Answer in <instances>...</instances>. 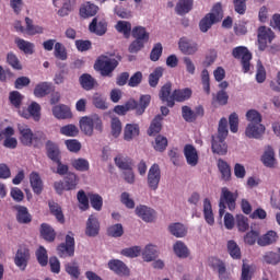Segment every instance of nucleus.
I'll return each mask as SVG.
<instances>
[{
	"instance_id": "obj_26",
	"label": "nucleus",
	"mask_w": 280,
	"mask_h": 280,
	"mask_svg": "<svg viewBox=\"0 0 280 280\" xmlns=\"http://www.w3.org/2000/svg\"><path fill=\"white\" fill-rule=\"evenodd\" d=\"M203 215L207 224H210V226H213V224H215L213 208H211V201L208 198L203 200Z\"/></svg>"
},
{
	"instance_id": "obj_9",
	"label": "nucleus",
	"mask_w": 280,
	"mask_h": 280,
	"mask_svg": "<svg viewBox=\"0 0 280 280\" xmlns=\"http://www.w3.org/2000/svg\"><path fill=\"white\" fill-rule=\"evenodd\" d=\"M147 183L149 188L153 191H156L159 189V183H161V167H159V164H153L150 167L148 172Z\"/></svg>"
},
{
	"instance_id": "obj_43",
	"label": "nucleus",
	"mask_w": 280,
	"mask_h": 280,
	"mask_svg": "<svg viewBox=\"0 0 280 280\" xmlns=\"http://www.w3.org/2000/svg\"><path fill=\"white\" fill-rule=\"evenodd\" d=\"M213 268L218 271L219 279L229 280V272H226V265L222 260L214 259Z\"/></svg>"
},
{
	"instance_id": "obj_52",
	"label": "nucleus",
	"mask_w": 280,
	"mask_h": 280,
	"mask_svg": "<svg viewBox=\"0 0 280 280\" xmlns=\"http://www.w3.org/2000/svg\"><path fill=\"white\" fill-rule=\"evenodd\" d=\"M66 191H71L78 187V175L74 173H68L65 178Z\"/></svg>"
},
{
	"instance_id": "obj_34",
	"label": "nucleus",
	"mask_w": 280,
	"mask_h": 280,
	"mask_svg": "<svg viewBox=\"0 0 280 280\" xmlns=\"http://www.w3.org/2000/svg\"><path fill=\"white\" fill-rule=\"evenodd\" d=\"M49 93H51V83L49 82H42L34 89L35 97H45V95H49Z\"/></svg>"
},
{
	"instance_id": "obj_15",
	"label": "nucleus",
	"mask_w": 280,
	"mask_h": 280,
	"mask_svg": "<svg viewBox=\"0 0 280 280\" xmlns=\"http://www.w3.org/2000/svg\"><path fill=\"white\" fill-rule=\"evenodd\" d=\"M226 138H218L215 136H212V152L213 154H219V156H224L226 152H229V147L226 145V142H224Z\"/></svg>"
},
{
	"instance_id": "obj_40",
	"label": "nucleus",
	"mask_w": 280,
	"mask_h": 280,
	"mask_svg": "<svg viewBox=\"0 0 280 280\" xmlns=\"http://www.w3.org/2000/svg\"><path fill=\"white\" fill-rule=\"evenodd\" d=\"M48 207H49L50 213H52V215H55L58 222H61L62 224L65 222V214H62V208H60V205H58L55 201H49Z\"/></svg>"
},
{
	"instance_id": "obj_50",
	"label": "nucleus",
	"mask_w": 280,
	"mask_h": 280,
	"mask_svg": "<svg viewBox=\"0 0 280 280\" xmlns=\"http://www.w3.org/2000/svg\"><path fill=\"white\" fill-rule=\"evenodd\" d=\"M229 120L226 118H221L219 121V127H218V135L214 136L220 139H226L229 137Z\"/></svg>"
},
{
	"instance_id": "obj_56",
	"label": "nucleus",
	"mask_w": 280,
	"mask_h": 280,
	"mask_svg": "<svg viewBox=\"0 0 280 280\" xmlns=\"http://www.w3.org/2000/svg\"><path fill=\"white\" fill-rule=\"evenodd\" d=\"M60 132L65 137H78L80 130L78 129V127L75 125H66L60 128Z\"/></svg>"
},
{
	"instance_id": "obj_19",
	"label": "nucleus",
	"mask_w": 280,
	"mask_h": 280,
	"mask_svg": "<svg viewBox=\"0 0 280 280\" xmlns=\"http://www.w3.org/2000/svg\"><path fill=\"white\" fill-rule=\"evenodd\" d=\"M27 261H30V250L27 248H20L15 255V266L21 268V270H25L27 267Z\"/></svg>"
},
{
	"instance_id": "obj_58",
	"label": "nucleus",
	"mask_w": 280,
	"mask_h": 280,
	"mask_svg": "<svg viewBox=\"0 0 280 280\" xmlns=\"http://www.w3.org/2000/svg\"><path fill=\"white\" fill-rule=\"evenodd\" d=\"M66 272H68L72 279H80V266H78V262L67 264Z\"/></svg>"
},
{
	"instance_id": "obj_18",
	"label": "nucleus",
	"mask_w": 280,
	"mask_h": 280,
	"mask_svg": "<svg viewBox=\"0 0 280 280\" xmlns=\"http://www.w3.org/2000/svg\"><path fill=\"white\" fill-rule=\"evenodd\" d=\"M184 155L188 165L191 167H196L198 165V151L191 144H186L184 147Z\"/></svg>"
},
{
	"instance_id": "obj_38",
	"label": "nucleus",
	"mask_w": 280,
	"mask_h": 280,
	"mask_svg": "<svg viewBox=\"0 0 280 280\" xmlns=\"http://www.w3.org/2000/svg\"><path fill=\"white\" fill-rule=\"evenodd\" d=\"M168 231L174 237H185L187 235V228L182 223L171 224Z\"/></svg>"
},
{
	"instance_id": "obj_54",
	"label": "nucleus",
	"mask_w": 280,
	"mask_h": 280,
	"mask_svg": "<svg viewBox=\"0 0 280 280\" xmlns=\"http://www.w3.org/2000/svg\"><path fill=\"white\" fill-rule=\"evenodd\" d=\"M208 15L211 16L214 23L220 22L221 19H224V13L222 12V4L217 3Z\"/></svg>"
},
{
	"instance_id": "obj_36",
	"label": "nucleus",
	"mask_w": 280,
	"mask_h": 280,
	"mask_svg": "<svg viewBox=\"0 0 280 280\" xmlns=\"http://www.w3.org/2000/svg\"><path fill=\"white\" fill-rule=\"evenodd\" d=\"M115 163L119 167V170H124L125 172H127L128 170H132L133 167L132 160L124 155H117L115 158Z\"/></svg>"
},
{
	"instance_id": "obj_57",
	"label": "nucleus",
	"mask_w": 280,
	"mask_h": 280,
	"mask_svg": "<svg viewBox=\"0 0 280 280\" xmlns=\"http://www.w3.org/2000/svg\"><path fill=\"white\" fill-rule=\"evenodd\" d=\"M107 234L109 237H121V235H124V225H121V223L110 225L107 229Z\"/></svg>"
},
{
	"instance_id": "obj_42",
	"label": "nucleus",
	"mask_w": 280,
	"mask_h": 280,
	"mask_svg": "<svg viewBox=\"0 0 280 280\" xmlns=\"http://www.w3.org/2000/svg\"><path fill=\"white\" fill-rule=\"evenodd\" d=\"M262 259L265 264H270L271 266H277V264H280V249L278 252H267Z\"/></svg>"
},
{
	"instance_id": "obj_51",
	"label": "nucleus",
	"mask_w": 280,
	"mask_h": 280,
	"mask_svg": "<svg viewBox=\"0 0 280 280\" xmlns=\"http://www.w3.org/2000/svg\"><path fill=\"white\" fill-rule=\"evenodd\" d=\"M54 56L55 58H57V60H67L68 55H67V48L65 47V45H62V43L57 42L55 44V50H54Z\"/></svg>"
},
{
	"instance_id": "obj_44",
	"label": "nucleus",
	"mask_w": 280,
	"mask_h": 280,
	"mask_svg": "<svg viewBox=\"0 0 280 280\" xmlns=\"http://www.w3.org/2000/svg\"><path fill=\"white\" fill-rule=\"evenodd\" d=\"M218 168L221 172L222 180H231V166L224 160L218 161Z\"/></svg>"
},
{
	"instance_id": "obj_46",
	"label": "nucleus",
	"mask_w": 280,
	"mask_h": 280,
	"mask_svg": "<svg viewBox=\"0 0 280 280\" xmlns=\"http://www.w3.org/2000/svg\"><path fill=\"white\" fill-rule=\"evenodd\" d=\"M137 106V101H129L125 105H117L114 108V112L117 115H126L128 110H135V107Z\"/></svg>"
},
{
	"instance_id": "obj_53",
	"label": "nucleus",
	"mask_w": 280,
	"mask_h": 280,
	"mask_svg": "<svg viewBox=\"0 0 280 280\" xmlns=\"http://www.w3.org/2000/svg\"><path fill=\"white\" fill-rule=\"evenodd\" d=\"M7 62L10 65V67H12V69H15L16 71H21V69H23L21 60H19V57H16V55L13 52H9L7 55Z\"/></svg>"
},
{
	"instance_id": "obj_1",
	"label": "nucleus",
	"mask_w": 280,
	"mask_h": 280,
	"mask_svg": "<svg viewBox=\"0 0 280 280\" xmlns=\"http://www.w3.org/2000/svg\"><path fill=\"white\" fill-rule=\"evenodd\" d=\"M81 132L86 137H93L96 132H102L104 130V125L102 124V118L97 114H92L90 116H83L80 121Z\"/></svg>"
},
{
	"instance_id": "obj_29",
	"label": "nucleus",
	"mask_w": 280,
	"mask_h": 280,
	"mask_svg": "<svg viewBox=\"0 0 280 280\" xmlns=\"http://www.w3.org/2000/svg\"><path fill=\"white\" fill-rule=\"evenodd\" d=\"M194 8V0H179L175 7V12L183 16L188 14Z\"/></svg>"
},
{
	"instance_id": "obj_48",
	"label": "nucleus",
	"mask_w": 280,
	"mask_h": 280,
	"mask_svg": "<svg viewBox=\"0 0 280 280\" xmlns=\"http://www.w3.org/2000/svg\"><path fill=\"white\" fill-rule=\"evenodd\" d=\"M15 43H16L19 49H21V51H24V54H28V55L34 54V44L33 43L27 42L25 39H21V38H16Z\"/></svg>"
},
{
	"instance_id": "obj_24",
	"label": "nucleus",
	"mask_w": 280,
	"mask_h": 280,
	"mask_svg": "<svg viewBox=\"0 0 280 280\" xmlns=\"http://www.w3.org/2000/svg\"><path fill=\"white\" fill-rule=\"evenodd\" d=\"M46 150L47 156L48 159H50V161H54L55 163H60V148H58V144L51 141H47Z\"/></svg>"
},
{
	"instance_id": "obj_64",
	"label": "nucleus",
	"mask_w": 280,
	"mask_h": 280,
	"mask_svg": "<svg viewBox=\"0 0 280 280\" xmlns=\"http://www.w3.org/2000/svg\"><path fill=\"white\" fill-rule=\"evenodd\" d=\"M89 198L93 209H95L96 211H102V205H104V200L102 199V196L90 194Z\"/></svg>"
},
{
	"instance_id": "obj_12",
	"label": "nucleus",
	"mask_w": 280,
	"mask_h": 280,
	"mask_svg": "<svg viewBox=\"0 0 280 280\" xmlns=\"http://www.w3.org/2000/svg\"><path fill=\"white\" fill-rule=\"evenodd\" d=\"M85 235L88 237H97L100 235V220L95 215H90L86 221Z\"/></svg>"
},
{
	"instance_id": "obj_35",
	"label": "nucleus",
	"mask_w": 280,
	"mask_h": 280,
	"mask_svg": "<svg viewBox=\"0 0 280 280\" xmlns=\"http://www.w3.org/2000/svg\"><path fill=\"white\" fill-rule=\"evenodd\" d=\"M40 235L46 242H54V240H56V231H54V228L47 223L40 225Z\"/></svg>"
},
{
	"instance_id": "obj_5",
	"label": "nucleus",
	"mask_w": 280,
	"mask_h": 280,
	"mask_svg": "<svg viewBox=\"0 0 280 280\" xmlns=\"http://www.w3.org/2000/svg\"><path fill=\"white\" fill-rule=\"evenodd\" d=\"M232 56L236 60H241L244 73L250 71V60H253V55L246 46H237L232 49Z\"/></svg>"
},
{
	"instance_id": "obj_63",
	"label": "nucleus",
	"mask_w": 280,
	"mask_h": 280,
	"mask_svg": "<svg viewBox=\"0 0 280 280\" xmlns=\"http://www.w3.org/2000/svg\"><path fill=\"white\" fill-rule=\"evenodd\" d=\"M214 23L211 15L207 14L199 23L200 31L203 33L209 32Z\"/></svg>"
},
{
	"instance_id": "obj_31",
	"label": "nucleus",
	"mask_w": 280,
	"mask_h": 280,
	"mask_svg": "<svg viewBox=\"0 0 280 280\" xmlns=\"http://www.w3.org/2000/svg\"><path fill=\"white\" fill-rule=\"evenodd\" d=\"M275 242H277V232L275 231H269L257 240L258 246H270Z\"/></svg>"
},
{
	"instance_id": "obj_14",
	"label": "nucleus",
	"mask_w": 280,
	"mask_h": 280,
	"mask_svg": "<svg viewBox=\"0 0 280 280\" xmlns=\"http://www.w3.org/2000/svg\"><path fill=\"white\" fill-rule=\"evenodd\" d=\"M108 268L113 270L116 275H119L120 277H129L130 276V269L124 261L119 259H114L108 262Z\"/></svg>"
},
{
	"instance_id": "obj_37",
	"label": "nucleus",
	"mask_w": 280,
	"mask_h": 280,
	"mask_svg": "<svg viewBox=\"0 0 280 280\" xmlns=\"http://www.w3.org/2000/svg\"><path fill=\"white\" fill-rule=\"evenodd\" d=\"M226 248L232 259H242V249L235 241H228Z\"/></svg>"
},
{
	"instance_id": "obj_6",
	"label": "nucleus",
	"mask_w": 280,
	"mask_h": 280,
	"mask_svg": "<svg viewBox=\"0 0 280 280\" xmlns=\"http://www.w3.org/2000/svg\"><path fill=\"white\" fill-rule=\"evenodd\" d=\"M18 130L20 132V141L23 145H32L34 141H38L40 133L32 132V129L25 124H19Z\"/></svg>"
},
{
	"instance_id": "obj_7",
	"label": "nucleus",
	"mask_w": 280,
	"mask_h": 280,
	"mask_svg": "<svg viewBox=\"0 0 280 280\" xmlns=\"http://www.w3.org/2000/svg\"><path fill=\"white\" fill-rule=\"evenodd\" d=\"M59 257H73L75 253V238L71 235L66 236V243H61L58 247Z\"/></svg>"
},
{
	"instance_id": "obj_61",
	"label": "nucleus",
	"mask_w": 280,
	"mask_h": 280,
	"mask_svg": "<svg viewBox=\"0 0 280 280\" xmlns=\"http://www.w3.org/2000/svg\"><path fill=\"white\" fill-rule=\"evenodd\" d=\"M236 226L238 231L242 233H245V231H248V218H246L244 214H237L236 215Z\"/></svg>"
},
{
	"instance_id": "obj_47",
	"label": "nucleus",
	"mask_w": 280,
	"mask_h": 280,
	"mask_svg": "<svg viewBox=\"0 0 280 280\" xmlns=\"http://www.w3.org/2000/svg\"><path fill=\"white\" fill-rule=\"evenodd\" d=\"M191 97V91L189 89L175 90L173 92V102H185Z\"/></svg>"
},
{
	"instance_id": "obj_23",
	"label": "nucleus",
	"mask_w": 280,
	"mask_h": 280,
	"mask_svg": "<svg viewBox=\"0 0 280 280\" xmlns=\"http://www.w3.org/2000/svg\"><path fill=\"white\" fill-rule=\"evenodd\" d=\"M52 115L57 119H71V108L67 105H57L52 107Z\"/></svg>"
},
{
	"instance_id": "obj_20",
	"label": "nucleus",
	"mask_w": 280,
	"mask_h": 280,
	"mask_svg": "<svg viewBox=\"0 0 280 280\" xmlns=\"http://www.w3.org/2000/svg\"><path fill=\"white\" fill-rule=\"evenodd\" d=\"M98 10L100 7L94 3L85 2L80 8V16H82V19H91V16H95V14H97Z\"/></svg>"
},
{
	"instance_id": "obj_10",
	"label": "nucleus",
	"mask_w": 280,
	"mask_h": 280,
	"mask_svg": "<svg viewBox=\"0 0 280 280\" xmlns=\"http://www.w3.org/2000/svg\"><path fill=\"white\" fill-rule=\"evenodd\" d=\"M266 132V127L261 122L248 124L245 129V135L248 139H261Z\"/></svg>"
},
{
	"instance_id": "obj_41",
	"label": "nucleus",
	"mask_w": 280,
	"mask_h": 280,
	"mask_svg": "<svg viewBox=\"0 0 280 280\" xmlns=\"http://www.w3.org/2000/svg\"><path fill=\"white\" fill-rule=\"evenodd\" d=\"M159 257V252L154 245H148L142 252L143 261H154Z\"/></svg>"
},
{
	"instance_id": "obj_45",
	"label": "nucleus",
	"mask_w": 280,
	"mask_h": 280,
	"mask_svg": "<svg viewBox=\"0 0 280 280\" xmlns=\"http://www.w3.org/2000/svg\"><path fill=\"white\" fill-rule=\"evenodd\" d=\"M161 78H163V68L158 67L149 75V85L152 86V89H155V86H158L159 80H161Z\"/></svg>"
},
{
	"instance_id": "obj_22",
	"label": "nucleus",
	"mask_w": 280,
	"mask_h": 280,
	"mask_svg": "<svg viewBox=\"0 0 280 280\" xmlns=\"http://www.w3.org/2000/svg\"><path fill=\"white\" fill-rule=\"evenodd\" d=\"M16 213V220L20 222V224H30L32 222V214H30V211L24 206H15L14 207Z\"/></svg>"
},
{
	"instance_id": "obj_17",
	"label": "nucleus",
	"mask_w": 280,
	"mask_h": 280,
	"mask_svg": "<svg viewBox=\"0 0 280 280\" xmlns=\"http://www.w3.org/2000/svg\"><path fill=\"white\" fill-rule=\"evenodd\" d=\"M108 24L106 21H97V18H94L90 23L89 30L92 34H96V36H104L106 34Z\"/></svg>"
},
{
	"instance_id": "obj_32",
	"label": "nucleus",
	"mask_w": 280,
	"mask_h": 280,
	"mask_svg": "<svg viewBox=\"0 0 280 280\" xmlns=\"http://www.w3.org/2000/svg\"><path fill=\"white\" fill-rule=\"evenodd\" d=\"M161 121H163V116L156 115L149 127V130H148L149 137H154V135H159V132H161L163 128V125L161 124Z\"/></svg>"
},
{
	"instance_id": "obj_55",
	"label": "nucleus",
	"mask_w": 280,
	"mask_h": 280,
	"mask_svg": "<svg viewBox=\"0 0 280 280\" xmlns=\"http://www.w3.org/2000/svg\"><path fill=\"white\" fill-rule=\"evenodd\" d=\"M92 101L95 108H100L101 110H106V108H108V105L106 104V98H104V96L100 93H95Z\"/></svg>"
},
{
	"instance_id": "obj_11",
	"label": "nucleus",
	"mask_w": 280,
	"mask_h": 280,
	"mask_svg": "<svg viewBox=\"0 0 280 280\" xmlns=\"http://www.w3.org/2000/svg\"><path fill=\"white\" fill-rule=\"evenodd\" d=\"M179 50L185 56H194L198 51V44L196 42L189 40L186 37H182L178 43Z\"/></svg>"
},
{
	"instance_id": "obj_8",
	"label": "nucleus",
	"mask_w": 280,
	"mask_h": 280,
	"mask_svg": "<svg viewBox=\"0 0 280 280\" xmlns=\"http://www.w3.org/2000/svg\"><path fill=\"white\" fill-rule=\"evenodd\" d=\"M257 36H258L259 49L261 51L266 49L268 43H272V40H275V33L268 26H260L258 28Z\"/></svg>"
},
{
	"instance_id": "obj_21",
	"label": "nucleus",
	"mask_w": 280,
	"mask_h": 280,
	"mask_svg": "<svg viewBox=\"0 0 280 280\" xmlns=\"http://www.w3.org/2000/svg\"><path fill=\"white\" fill-rule=\"evenodd\" d=\"M171 93H172V84L171 83L164 84L160 91V100H162V102H166L167 106L172 108V106H174V94L171 95Z\"/></svg>"
},
{
	"instance_id": "obj_3",
	"label": "nucleus",
	"mask_w": 280,
	"mask_h": 280,
	"mask_svg": "<svg viewBox=\"0 0 280 280\" xmlns=\"http://www.w3.org/2000/svg\"><path fill=\"white\" fill-rule=\"evenodd\" d=\"M119 61H117V59L110 58L108 56H101L95 63V69L101 72V75L110 78L115 69H117Z\"/></svg>"
},
{
	"instance_id": "obj_13",
	"label": "nucleus",
	"mask_w": 280,
	"mask_h": 280,
	"mask_svg": "<svg viewBox=\"0 0 280 280\" xmlns=\"http://www.w3.org/2000/svg\"><path fill=\"white\" fill-rule=\"evenodd\" d=\"M136 215H138V218H141L143 222H154V218H156V212L154 211V209L148 206H138L136 208Z\"/></svg>"
},
{
	"instance_id": "obj_25",
	"label": "nucleus",
	"mask_w": 280,
	"mask_h": 280,
	"mask_svg": "<svg viewBox=\"0 0 280 280\" xmlns=\"http://www.w3.org/2000/svg\"><path fill=\"white\" fill-rule=\"evenodd\" d=\"M79 82L84 91H93L97 86V81L89 73L82 74Z\"/></svg>"
},
{
	"instance_id": "obj_59",
	"label": "nucleus",
	"mask_w": 280,
	"mask_h": 280,
	"mask_svg": "<svg viewBox=\"0 0 280 280\" xmlns=\"http://www.w3.org/2000/svg\"><path fill=\"white\" fill-rule=\"evenodd\" d=\"M36 257L38 264L42 266H47V264H49V256H47V249H45V247L39 246V248L36 250Z\"/></svg>"
},
{
	"instance_id": "obj_2",
	"label": "nucleus",
	"mask_w": 280,
	"mask_h": 280,
	"mask_svg": "<svg viewBox=\"0 0 280 280\" xmlns=\"http://www.w3.org/2000/svg\"><path fill=\"white\" fill-rule=\"evenodd\" d=\"M131 36L135 40L129 45V52L137 54L141 51V48L145 46V43L150 40V33L143 26H135L131 30Z\"/></svg>"
},
{
	"instance_id": "obj_16",
	"label": "nucleus",
	"mask_w": 280,
	"mask_h": 280,
	"mask_svg": "<svg viewBox=\"0 0 280 280\" xmlns=\"http://www.w3.org/2000/svg\"><path fill=\"white\" fill-rule=\"evenodd\" d=\"M260 161L265 165V167H275V165H277L275 149H272V147H266L260 158Z\"/></svg>"
},
{
	"instance_id": "obj_4",
	"label": "nucleus",
	"mask_w": 280,
	"mask_h": 280,
	"mask_svg": "<svg viewBox=\"0 0 280 280\" xmlns=\"http://www.w3.org/2000/svg\"><path fill=\"white\" fill-rule=\"evenodd\" d=\"M237 200V195L235 192H231L229 188L223 187L221 189V197L219 202V215L222 218L226 211V205L230 211H234L235 202Z\"/></svg>"
},
{
	"instance_id": "obj_49",
	"label": "nucleus",
	"mask_w": 280,
	"mask_h": 280,
	"mask_svg": "<svg viewBox=\"0 0 280 280\" xmlns=\"http://www.w3.org/2000/svg\"><path fill=\"white\" fill-rule=\"evenodd\" d=\"M71 165L78 172H89L90 167L89 160L82 158L72 160Z\"/></svg>"
},
{
	"instance_id": "obj_33",
	"label": "nucleus",
	"mask_w": 280,
	"mask_h": 280,
	"mask_svg": "<svg viewBox=\"0 0 280 280\" xmlns=\"http://www.w3.org/2000/svg\"><path fill=\"white\" fill-rule=\"evenodd\" d=\"M173 250L180 259H187L189 257V248L182 241H177L174 244Z\"/></svg>"
},
{
	"instance_id": "obj_60",
	"label": "nucleus",
	"mask_w": 280,
	"mask_h": 280,
	"mask_svg": "<svg viewBox=\"0 0 280 280\" xmlns=\"http://www.w3.org/2000/svg\"><path fill=\"white\" fill-rule=\"evenodd\" d=\"M153 148L156 150V152H164V150L167 148V138L165 136H158L155 138Z\"/></svg>"
},
{
	"instance_id": "obj_28",
	"label": "nucleus",
	"mask_w": 280,
	"mask_h": 280,
	"mask_svg": "<svg viewBox=\"0 0 280 280\" xmlns=\"http://www.w3.org/2000/svg\"><path fill=\"white\" fill-rule=\"evenodd\" d=\"M30 183L34 194H43V179H40V175H38V173H31Z\"/></svg>"
},
{
	"instance_id": "obj_62",
	"label": "nucleus",
	"mask_w": 280,
	"mask_h": 280,
	"mask_svg": "<svg viewBox=\"0 0 280 280\" xmlns=\"http://www.w3.org/2000/svg\"><path fill=\"white\" fill-rule=\"evenodd\" d=\"M246 119L249 124H261V114L256 109H249L246 113Z\"/></svg>"
},
{
	"instance_id": "obj_27",
	"label": "nucleus",
	"mask_w": 280,
	"mask_h": 280,
	"mask_svg": "<svg viewBox=\"0 0 280 280\" xmlns=\"http://www.w3.org/2000/svg\"><path fill=\"white\" fill-rule=\"evenodd\" d=\"M25 32L28 34V36H36V34H44L45 28L40 25H35L34 21L30 18H25Z\"/></svg>"
},
{
	"instance_id": "obj_39",
	"label": "nucleus",
	"mask_w": 280,
	"mask_h": 280,
	"mask_svg": "<svg viewBox=\"0 0 280 280\" xmlns=\"http://www.w3.org/2000/svg\"><path fill=\"white\" fill-rule=\"evenodd\" d=\"M116 30L120 34H124L125 38H130V32H132V24L128 21H118Z\"/></svg>"
},
{
	"instance_id": "obj_30",
	"label": "nucleus",
	"mask_w": 280,
	"mask_h": 280,
	"mask_svg": "<svg viewBox=\"0 0 280 280\" xmlns=\"http://www.w3.org/2000/svg\"><path fill=\"white\" fill-rule=\"evenodd\" d=\"M135 137H139V125L137 124H127L124 130L125 141H132Z\"/></svg>"
}]
</instances>
